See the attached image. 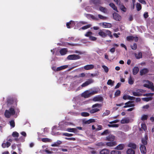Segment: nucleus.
I'll return each mask as SVG.
<instances>
[{
  "instance_id": "obj_1",
  "label": "nucleus",
  "mask_w": 154,
  "mask_h": 154,
  "mask_svg": "<svg viewBox=\"0 0 154 154\" xmlns=\"http://www.w3.org/2000/svg\"><path fill=\"white\" fill-rule=\"evenodd\" d=\"M98 34L99 36L103 38H105L107 36H109L111 38H113L111 32L108 30L100 29L99 31Z\"/></svg>"
},
{
  "instance_id": "obj_2",
  "label": "nucleus",
  "mask_w": 154,
  "mask_h": 154,
  "mask_svg": "<svg viewBox=\"0 0 154 154\" xmlns=\"http://www.w3.org/2000/svg\"><path fill=\"white\" fill-rule=\"evenodd\" d=\"M15 106H12L9 110H6L4 114L6 118H9L11 116L14 115L15 113Z\"/></svg>"
},
{
  "instance_id": "obj_3",
  "label": "nucleus",
  "mask_w": 154,
  "mask_h": 154,
  "mask_svg": "<svg viewBox=\"0 0 154 154\" xmlns=\"http://www.w3.org/2000/svg\"><path fill=\"white\" fill-rule=\"evenodd\" d=\"M146 82L148 83L144 84L143 85L144 87L150 89L154 91V85L153 83L152 82L148 80L146 81Z\"/></svg>"
},
{
  "instance_id": "obj_4",
  "label": "nucleus",
  "mask_w": 154,
  "mask_h": 154,
  "mask_svg": "<svg viewBox=\"0 0 154 154\" xmlns=\"http://www.w3.org/2000/svg\"><path fill=\"white\" fill-rule=\"evenodd\" d=\"M80 58L81 57L80 56L76 54L69 55L67 57V59L69 60H76Z\"/></svg>"
},
{
  "instance_id": "obj_5",
  "label": "nucleus",
  "mask_w": 154,
  "mask_h": 154,
  "mask_svg": "<svg viewBox=\"0 0 154 154\" xmlns=\"http://www.w3.org/2000/svg\"><path fill=\"white\" fill-rule=\"evenodd\" d=\"M92 100L94 102L99 101L102 102L103 101V98L100 95H98L94 97L93 98Z\"/></svg>"
},
{
  "instance_id": "obj_6",
  "label": "nucleus",
  "mask_w": 154,
  "mask_h": 154,
  "mask_svg": "<svg viewBox=\"0 0 154 154\" xmlns=\"http://www.w3.org/2000/svg\"><path fill=\"white\" fill-rule=\"evenodd\" d=\"M115 139V136L112 134H110L106 137V140L109 141H114Z\"/></svg>"
},
{
  "instance_id": "obj_7",
  "label": "nucleus",
  "mask_w": 154,
  "mask_h": 154,
  "mask_svg": "<svg viewBox=\"0 0 154 154\" xmlns=\"http://www.w3.org/2000/svg\"><path fill=\"white\" fill-rule=\"evenodd\" d=\"M85 76V74L84 73H81L79 75H75V77L78 78V80H79V83H81L83 81L82 79L80 78V77H83Z\"/></svg>"
},
{
  "instance_id": "obj_8",
  "label": "nucleus",
  "mask_w": 154,
  "mask_h": 154,
  "mask_svg": "<svg viewBox=\"0 0 154 154\" xmlns=\"http://www.w3.org/2000/svg\"><path fill=\"white\" fill-rule=\"evenodd\" d=\"M114 19L117 21H120L122 18L121 16L117 13H114L113 14Z\"/></svg>"
},
{
  "instance_id": "obj_9",
  "label": "nucleus",
  "mask_w": 154,
  "mask_h": 154,
  "mask_svg": "<svg viewBox=\"0 0 154 154\" xmlns=\"http://www.w3.org/2000/svg\"><path fill=\"white\" fill-rule=\"evenodd\" d=\"M93 82V80L91 79H89L87 81H86L84 83L82 84V85L81 86L82 87H86L89 85L91 84V83H92Z\"/></svg>"
},
{
  "instance_id": "obj_10",
  "label": "nucleus",
  "mask_w": 154,
  "mask_h": 154,
  "mask_svg": "<svg viewBox=\"0 0 154 154\" xmlns=\"http://www.w3.org/2000/svg\"><path fill=\"white\" fill-rule=\"evenodd\" d=\"M149 70L146 68H144L140 71V75H145L148 72Z\"/></svg>"
},
{
  "instance_id": "obj_11",
  "label": "nucleus",
  "mask_w": 154,
  "mask_h": 154,
  "mask_svg": "<svg viewBox=\"0 0 154 154\" xmlns=\"http://www.w3.org/2000/svg\"><path fill=\"white\" fill-rule=\"evenodd\" d=\"M148 139V137L147 135H145L144 138H143L142 139V142L143 144V145H147V140Z\"/></svg>"
},
{
  "instance_id": "obj_12",
  "label": "nucleus",
  "mask_w": 154,
  "mask_h": 154,
  "mask_svg": "<svg viewBox=\"0 0 154 154\" xmlns=\"http://www.w3.org/2000/svg\"><path fill=\"white\" fill-rule=\"evenodd\" d=\"M94 67V66L93 65H88L84 66V69L86 70H89L93 69Z\"/></svg>"
},
{
  "instance_id": "obj_13",
  "label": "nucleus",
  "mask_w": 154,
  "mask_h": 154,
  "mask_svg": "<svg viewBox=\"0 0 154 154\" xmlns=\"http://www.w3.org/2000/svg\"><path fill=\"white\" fill-rule=\"evenodd\" d=\"M140 149L142 153L145 154L146 153V150L145 145H141L140 146Z\"/></svg>"
},
{
  "instance_id": "obj_14",
  "label": "nucleus",
  "mask_w": 154,
  "mask_h": 154,
  "mask_svg": "<svg viewBox=\"0 0 154 154\" xmlns=\"http://www.w3.org/2000/svg\"><path fill=\"white\" fill-rule=\"evenodd\" d=\"M67 52V48H62L60 51V53L61 55H63L66 54Z\"/></svg>"
},
{
  "instance_id": "obj_15",
  "label": "nucleus",
  "mask_w": 154,
  "mask_h": 154,
  "mask_svg": "<svg viewBox=\"0 0 154 154\" xmlns=\"http://www.w3.org/2000/svg\"><path fill=\"white\" fill-rule=\"evenodd\" d=\"M128 146L134 149H136L137 148L136 145L135 143H129L128 144Z\"/></svg>"
},
{
  "instance_id": "obj_16",
  "label": "nucleus",
  "mask_w": 154,
  "mask_h": 154,
  "mask_svg": "<svg viewBox=\"0 0 154 154\" xmlns=\"http://www.w3.org/2000/svg\"><path fill=\"white\" fill-rule=\"evenodd\" d=\"M119 6V8L121 10L124 12H126L127 11L126 8L125 7L124 5L122 4H121V3L118 5Z\"/></svg>"
},
{
  "instance_id": "obj_17",
  "label": "nucleus",
  "mask_w": 154,
  "mask_h": 154,
  "mask_svg": "<svg viewBox=\"0 0 154 154\" xmlns=\"http://www.w3.org/2000/svg\"><path fill=\"white\" fill-rule=\"evenodd\" d=\"M139 70V68L137 66L134 67L133 69V74L134 75H136L138 72Z\"/></svg>"
},
{
  "instance_id": "obj_18",
  "label": "nucleus",
  "mask_w": 154,
  "mask_h": 154,
  "mask_svg": "<svg viewBox=\"0 0 154 154\" xmlns=\"http://www.w3.org/2000/svg\"><path fill=\"white\" fill-rule=\"evenodd\" d=\"M116 142L115 141H110V142H108L106 143V145L107 146H113L116 145Z\"/></svg>"
},
{
  "instance_id": "obj_19",
  "label": "nucleus",
  "mask_w": 154,
  "mask_h": 154,
  "mask_svg": "<svg viewBox=\"0 0 154 154\" xmlns=\"http://www.w3.org/2000/svg\"><path fill=\"white\" fill-rule=\"evenodd\" d=\"M68 66L67 65H63V66H60L58 67L57 68V69H56V71H60L63 69H64L67 68Z\"/></svg>"
},
{
  "instance_id": "obj_20",
  "label": "nucleus",
  "mask_w": 154,
  "mask_h": 154,
  "mask_svg": "<svg viewBox=\"0 0 154 154\" xmlns=\"http://www.w3.org/2000/svg\"><path fill=\"white\" fill-rule=\"evenodd\" d=\"M95 122V120L93 119H89L87 121L84 120L83 121V122L84 124H89L92 122Z\"/></svg>"
},
{
  "instance_id": "obj_21",
  "label": "nucleus",
  "mask_w": 154,
  "mask_h": 154,
  "mask_svg": "<svg viewBox=\"0 0 154 154\" xmlns=\"http://www.w3.org/2000/svg\"><path fill=\"white\" fill-rule=\"evenodd\" d=\"M109 5L114 10L116 11L117 12L118 11L117 9V7L115 6V5L113 3H110L109 4Z\"/></svg>"
},
{
  "instance_id": "obj_22",
  "label": "nucleus",
  "mask_w": 154,
  "mask_h": 154,
  "mask_svg": "<svg viewBox=\"0 0 154 154\" xmlns=\"http://www.w3.org/2000/svg\"><path fill=\"white\" fill-rule=\"evenodd\" d=\"M92 2L96 6L101 4L100 0H91Z\"/></svg>"
},
{
  "instance_id": "obj_23",
  "label": "nucleus",
  "mask_w": 154,
  "mask_h": 154,
  "mask_svg": "<svg viewBox=\"0 0 154 154\" xmlns=\"http://www.w3.org/2000/svg\"><path fill=\"white\" fill-rule=\"evenodd\" d=\"M102 24L104 26V28H111L112 26V24L109 23L104 22Z\"/></svg>"
},
{
  "instance_id": "obj_24",
  "label": "nucleus",
  "mask_w": 154,
  "mask_h": 154,
  "mask_svg": "<svg viewBox=\"0 0 154 154\" xmlns=\"http://www.w3.org/2000/svg\"><path fill=\"white\" fill-rule=\"evenodd\" d=\"M91 95L90 92H85L82 94V96L85 98H88Z\"/></svg>"
},
{
  "instance_id": "obj_25",
  "label": "nucleus",
  "mask_w": 154,
  "mask_h": 154,
  "mask_svg": "<svg viewBox=\"0 0 154 154\" xmlns=\"http://www.w3.org/2000/svg\"><path fill=\"white\" fill-rule=\"evenodd\" d=\"M100 154H109V151L106 149H104L100 152Z\"/></svg>"
},
{
  "instance_id": "obj_26",
  "label": "nucleus",
  "mask_w": 154,
  "mask_h": 154,
  "mask_svg": "<svg viewBox=\"0 0 154 154\" xmlns=\"http://www.w3.org/2000/svg\"><path fill=\"white\" fill-rule=\"evenodd\" d=\"M99 9L100 11L104 13H106L107 12V10L106 8H105L100 6Z\"/></svg>"
},
{
  "instance_id": "obj_27",
  "label": "nucleus",
  "mask_w": 154,
  "mask_h": 154,
  "mask_svg": "<svg viewBox=\"0 0 154 154\" xmlns=\"http://www.w3.org/2000/svg\"><path fill=\"white\" fill-rule=\"evenodd\" d=\"M135 56L137 59H139L142 57V54L141 52H139L138 54H135Z\"/></svg>"
},
{
  "instance_id": "obj_28",
  "label": "nucleus",
  "mask_w": 154,
  "mask_h": 154,
  "mask_svg": "<svg viewBox=\"0 0 154 154\" xmlns=\"http://www.w3.org/2000/svg\"><path fill=\"white\" fill-rule=\"evenodd\" d=\"M42 141L45 143L51 142L52 141L51 139L48 138H43L42 139Z\"/></svg>"
},
{
  "instance_id": "obj_29",
  "label": "nucleus",
  "mask_w": 154,
  "mask_h": 154,
  "mask_svg": "<svg viewBox=\"0 0 154 154\" xmlns=\"http://www.w3.org/2000/svg\"><path fill=\"white\" fill-rule=\"evenodd\" d=\"M66 131L69 132H76L77 130L75 128H67Z\"/></svg>"
},
{
  "instance_id": "obj_30",
  "label": "nucleus",
  "mask_w": 154,
  "mask_h": 154,
  "mask_svg": "<svg viewBox=\"0 0 154 154\" xmlns=\"http://www.w3.org/2000/svg\"><path fill=\"white\" fill-rule=\"evenodd\" d=\"M128 154H135V151L132 149H129L127 151Z\"/></svg>"
},
{
  "instance_id": "obj_31",
  "label": "nucleus",
  "mask_w": 154,
  "mask_h": 154,
  "mask_svg": "<svg viewBox=\"0 0 154 154\" xmlns=\"http://www.w3.org/2000/svg\"><path fill=\"white\" fill-rule=\"evenodd\" d=\"M125 145L124 144H120L116 147V149L118 150H122L124 148Z\"/></svg>"
},
{
  "instance_id": "obj_32",
  "label": "nucleus",
  "mask_w": 154,
  "mask_h": 154,
  "mask_svg": "<svg viewBox=\"0 0 154 154\" xmlns=\"http://www.w3.org/2000/svg\"><path fill=\"white\" fill-rule=\"evenodd\" d=\"M128 82L130 85H132L134 83V79L131 76H130L128 79Z\"/></svg>"
},
{
  "instance_id": "obj_33",
  "label": "nucleus",
  "mask_w": 154,
  "mask_h": 154,
  "mask_svg": "<svg viewBox=\"0 0 154 154\" xmlns=\"http://www.w3.org/2000/svg\"><path fill=\"white\" fill-rule=\"evenodd\" d=\"M129 122V120L127 118L122 119L121 121L122 124L128 123Z\"/></svg>"
},
{
  "instance_id": "obj_34",
  "label": "nucleus",
  "mask_w": 154,
  "mask_h": 154,
  "mask_svg": "<svg viewBox=\"0 0 154 154\" xmlns=\"http://www.w3.org/2000/svg\"><path fill=\"white\" fill-rule=\"evenodd\" d=\"M109 130L108 129H106L101 134V135L102 136L106 135L110 133Z\"/></svg>"
},
{
  "instance_id": "obj_35",
  "label": "nucleus",
  "mask_w": 154,
  "mask_h": 154,
  "mask_svg": "<svg viewBox=\"0 0 154 154\" xmlns=\"http://www.w3.org/2000/svg\"><path fill=\"white\" fill-rule=\"evenodd\" d=\"M136 8L137 10L138 11H139L142 8L141 5L140 3H137L136 5Z\"/></svg>"
},
{
  "instance_id": "obj_36",
  "label": "nucleus",
  "mask_w": 154,
  "mask_h": 154,
  "mask_svg": "<svg viewBox=\"0 0 154 154\" xmlns=\"http://www.w3.org/2000/svg\"><path fill=\"white\" fill-rule=\"evenodd\" d=\"M102 106V105L100 103H97L93 105L92 106V108H94L97 107L98 108H100Z\"/></svg>"
},
{
  "instance_id": "obj_37",
  "label": "nucleus",
  "mask_w": 154,
  "mask_h": 154,
  "mask_svg": "<svg viewBox=\"0 0 154 154\" xmlns=\"http://www.w3.org/2000/svg\"><path fill=\"white\" fill-rule=\"evenodd\" d=\"M152 97H147L142 98V100L148 102L149 101L151 100H152Z\"/></svg>"
},
{
  "instance_id": "obj_38",
  "label": "nucleus",
  "mask_w": 154,
  "mask_h": 154,
  "mask_svg": "<svg viewBox=\"0 0 154 154\" xmlns=\"http://www.w3.org/2000/svg\"><path fill=\"white\" fill-rule=\"evenodd\" d=\"M110 113V111L108 110H106L105 112H103L102 114V116L104 117L105 116H108Z\"/></svg>"
},
{
  "instance_id": "obj_39",
  "label": "nucleus",
  "mask_w": 154,
  "mask_h": 154,
  "mask_svg": "<svg viewBox=\"0 0 154 154\" xmlns=\"http://www.w3.org/2000/svg\"><path fill=\"white\" fill-rule=\"evenodd\" d=\"M100 109L98 108H94L92 109H91L90 111V112L91 113H94L96 112H97L99 111Z\"/></svg>"
},
{
  "instance_id": "obj_40",
  "label": "nucleus",
  "mask_w": 154,
  "mask_h": 154,
  "mask_svg": "<svg viewBox=\"0 0 154 154\" xmlns=\"http://www.w3.org/2000/svg\"><path fill=\"white\" fill-rule=\"evenodd\" d=\"M111 154H121V152L118 150H114L111 152Z\"/></svg>"
},
{
  "instance_id": "obj_41",
  "label": "nucleus",
  "mask_w": 154,
  "mask_h": 154,
  "mask_svg": "<svg viewBox=\"0 0 154 154\" xmlns=\"http://www.w3.org/2000/svg\"><path fill=\"white\" fill-rule=\"evenodd\" d=\"M134 38L133 36H128L126 38V39L128 41H132L134 40Z\"/></svg>"
},
{
  "instance_id": "obj_42",
  "label": "nucleus",
  "mask_w": 154,
  "mask_h": 154,
  "mask_svg": "<svg viewBox=\"0 0 154 154\" xmlns=\"http://www.w3.org/2000/svg\"><path fill=\"white\" fill-rule=\"evenodd\" d=\"M12 135L14 137H18L19 136V134L17 132L15 131L13 132Z\"/></svg>"
},
{
  "instance_id": "obj_43",
  "label": "nucleus",
  "mask_w": 154,
  "mask_h": 154,
  "mask_svg": "<svg viewBox=\"0 0 154 154\" xmlns=\"http://www.w3.org/2000/svg\"><path fill=\"white\" fill-rule=\"evenodd\" d=\"M114 81H112L111 79H109L108 80L107 84L108 85L113 86L114 85Z\"/></svg>"
},
{
  "instance_id": "obj_44",
  "label": "nucleus",
  "mask_w": 154,
  "mask_h": 154,
  "mask_svg": "<svg viewBox=\"0 0 154 154\" xmlns=\"http://www.w3.org/2000/svg\"><path fill=\"white\" fill-rule=\"evenodd\" d=\"M135 106L134 104H127L125 105V106H123V108H126L127 107H134Z\"/></svg>"
},
{
  "instance_id": "obj_45",
  "label": "nucleus",
  "mask_w": 154,
  "mask_h": 154,
  "mask_svg": "<svg viewBox=\"0 0 154 154\" xmlns=\"http://www.w3.org/2000/svg\"><path fill=\"white\" fill-rule=\"evenodd\" d=\"M132 94L133 95L135 96H140L142 95V94L136 92H133Z\"/></svg>"
},
{
  "instance_id": "obj_46",
  "label": "nucleus",
  "mask_w": 154,
  "mask_h": 154,
  "mask_svg": "<svg viewBox=\"0 0 154 154\" xmlns=\"http://www.w3.org/2000/svg\"><path fill=\"white\" fill-rule=\"evenodd\" d=\"M91 25L90 24H88L82 26L81 28V29L83 30H85L91 27Z\"/></svg>"
},
{
  "instance_id": "obj_47",
  "label": "nucleus",
  "mask_w": 154,
  "mask_h": 154,
  "mask_svg": "<svg viewBox=\"0 0 154 154\" xmlns=\"http://www.w3.org/2000/svg\"><path fill=\"white\" fill-rule=\"evenodd\" d=\"M141 126L142 128L143 129L144 131H146L147 130V128L145 124H142L141 125Z\"/></svg>"
},
{
  "instance_id": "obj_48",
  "label": "nucleus",
  "mask_w": 154,
  "mask_h": 154,
  "mask_svg": "<svg viewBox=\"0 0 154 154\" xmlns=\"http://www.w3.org/2000/svg\"><path fill=\"white\" fill-rule=\"evenodd\" d=\"M81 115L82 116L86 117L89 116V114L87 112H82L81 113Z\"/></svg>"
},
{
  "instance_id": "obj_49",
  "label": "nucleus",
  "mask_w": 154,
  "mask_h": 154,
  "mask_svg": "<svg viewBox=\"0 0 154 154\" xmlns=\"http://www.w3.org/2000/svg\"><path fill=\"white\" fill-rule=\"evenodd\" d=\"M9 123L10 126L12 128H14L15 127V124L14 120H11L10 122H9Z\"/></svg>"
},
{
  "instance_id": "obj_50",
  "label": "nucleus",
  "mask_w": 154,
  "mask_h": 154,
  "mask_svg": "<svg viewBox=\"0 0 154 154\" xmlns=\"http://www.w3.org/2000/svg\"><path fill=\"white\" fill-rule=\"evenodd\" d=\"M108 126L109 127H118L119 125L117 124H108Z\"/></svg>"
},
{
  "instance_id": "obj_51",
  "label": "nucleus",
  "mask_w": 154,
  "mask_h": 154,
  "mask_svg": "<svg viewBox=\"0 0 154 154\" xmlns=\"http://www.w3.org/2000/svg\"><path fill=\"white\" fill-rule=\"evenodd\" d=\"M148 116L147 115H143L141 117V120L142 121H145L147 119Z\"/></svg>"
},
{
  "instance_id": "obj_52",
  "label": "nucleus",
  "mask_w": 154,
  "mask_h": 154,
  "mask_svg": "<svg viewBox=\"0 0 154 154\" xmlns=\"http://www.w3.org/2000/svg\"><path fill=\"white\" fill-rule=\"evenodd\" d=\"M131 48L133 50H135L137 48V44L134 43L133 44V45H131Z\"/></svg>"
},
{
  "instance_id": "obj_53",
  "label": "nucleus",
  "mask_w": 154,
  "mask_h": 154,
  "mask_svg": "<svg viewBox=\"0 0 154 154\" xmlns=\"http://www.w3.org/2000/svg\"><path fill=\"white\" fill-rule=\"evenodd\" d=\"M103 129V126L101 125H98L96 129V131H99Z\"/></svg>"
},
{
  "instance_id": "obj_54",
  "label": "nucleus",
  "mask_w": 154,
  "mask_h": 154,
  "mask_svg": "<svg viewBox=\"0 0 154 154\" xmlns=\"http://www.w3.org/2000/svg\"><path fill=\"white\" fill-rule=\"evenodd\" d=\"M92 34V32L91 31H88L86 32L85 36L86 37H90Z\"/></svg>"
},
{
  "instance_id": "obj_55",
  "label": "nucleus",
  "mask_w": 154,
  "mask_h": 154,
  "mask_svg": "<svg viewBox=\"0 0 154 154\" xmlns=\"http://www.w3.org/2000/svg\"><path fill=\"white\" fill-rule=\"evenodd\" d=\"M102 67L104 69V71L106 72L107 73L109 71V69L107 66L104 65H103L102 66Z\"/></svg>"
},
{
  "instance_id": "obj_56",
  "label": "nucleus",
  "mask_w": 154,
  "mask_h": 154,
  "mask_svg": "<svg viewBox=\"0 0 154 154\" xmlns=\"http://www.w3.org/2000/svg\"><path fill=\"white\" fill-rule=\"evenodd\" d=\"M98 16L99 18L100 19H101V20H105V19H106V18H107V17H106L103 16V15H101L100 14L98 15Z\"/></svg>"
},
{
  "instance_id": "obj_57",
  "label": "nucleus",
  "mask_w": 154,
  "mask_h": 154,
  "mask_svg": "<svg viewBox=\"0 0 154 154\" xmlns=\"http://www.w3.org/2000/svg\"><path fill=\"white\" fill-rule=\"evenodd\" d=\"M98 91L97 90H93V91H91L90 92L91 94V95H92L94 94H97L98 93Z\"/></svg>"
},
{
  "instance_id": "obj_58",
  "label": "nucleus",
  "mask_w": 154,
  "mask_h": 154,
  "mask_svg": "<svg viewBox=\"0 0 154 154\" xmlns=\"http://www.w3.org/2000/svg\"><path fill=\"white\" fill-rule=\"evenodd\" d=\"M63 135L67 137H71L73 136V134H69L67 133H65L63 134Z\"/></svg>"
},
{
  "instance_id": "obj_59",
  "label": "nucleus",
  "mask_w": 154,
  "mask_h": 154,
  "mask_svg": "<svg viewBox=\"0 0 154 154\" xmlns=\"http://www.w3.org/2000/svg\"><path fill=\"white\" fill-rule=\"evenodd\" d=\"M121 93V91L119 90H117L115 92V96H119Z\"/></svg>"
},
{
  "instance_id": "obj_60",
  "label": "nucleus",
  "mask_w": 154,
  "mask_h": 154,
  "mask_svg": "<svg viewBox=\"0 0 154 154\" xmlns=\"http://www.w3.org/2000/svg\"><path fill=\"white\" fill-rule=\"evenodd\" d=\"M89 39L91 41H94L96 40L97 38L95 37L91 36L89 37Z\"/></svg>"
},
{
  "instance_id": "obj_61",
  "label": "nucleus",
  "mask_w": 154,
  "mask_h": 154,
  "mask_svg": "<svg viewBox=\"0 0 154 154\" xmlns=\"http://www.w3.org/2000/svg\"><path fill=\"white\" fill-rule=\"evenodd\" d=\"M89 16L90 17L92 18V19L94 20H98V18H96L92 14H89Z\"/></svg>"
},
{
  "instance_id": "obj_62",
  "label": "nucleus",
  "mask_w": 154,
  "mask_h": 154,
  "mask_svg": "<svg viewBox=\"0 0 154 154\" xmlns=\"http://www.w3.org/2000/svg\"><path fill=\"white\" fill-rule=\"evenodd\" d=\"M135 97L133 96H128L127 99L128 100H134Z\"/></svg>"
},
{
  "instance_id": "obj_63",
  "label": "nucleus",
  "mask_w": 154,
  "mask_h": 154,
  "mask_svg": "<svg viewBox=\"0 0 154 154\" xmlns=\"http://www.w3.org/2000/svg\"><path fill=\"white\" fill-rule=\"evenodd\" d=\"M69 24H71V22H68L66 23V26L68 28H70L72 27V25L70 26Z\"/></svg>"
},
{
  "instance_id": "obj_64",
  "label": "nucleus",
  "mask_w": 154,
  "mask_h": 154,
  "mask_svg": "<svg viewBox=\"0 0 154 154\" xmlns=\"http://www.w3.org/2000/svg\"><path fill=\"white\" fill-rule=\"evenodd\" d=\"M138 1L140 3L144 5H146V3L144 0H138Z\"/></svg>"
}]
</instances>
